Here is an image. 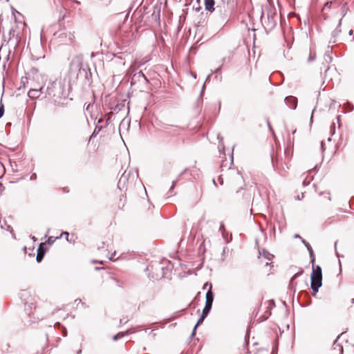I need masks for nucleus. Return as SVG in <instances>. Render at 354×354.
<instances>
[{
	"mask_svg": "<svg viewBox=\"0 0 354 354\" xmlns=\"http://www.w3.org/2000/svg\"><path fill=\"white\" fill-rule=\"evenodd\" d=\"M70 82L71 80L66 82V80L61 79L50 82L45 90L46 94L44 97L48 95L55 105H64V102L63 101L68 97Z\"/></svg>",
	"mask_w": 354,
	"mask_h": 354,
	"instance_id": "f257e3e1",
	"label": "nucleus"
},
{
	"mask_svg": "<svg viewBox=\"0 0 354 354\" xmlns=\"http://www.w3.org/2000/svg\"><path fill=\"white\" fill-rule=\"evenodd\" d=\"M277 14L275 12L269 10L267 12V17L264 20L262 19V25L266 32L271 31L277 24Z\"/></svg>",
	"mask_w": 354,
	"mask_h": 354,
	"instance_id": "f03ea898",
	"label": "nucleus"
},
{
	"mask_svg": "<svg viewBox=\"0 0 354 354\" xmlns=\"http://www.w3.org/2000/svg\"><path fill=\"white\" fill-rule=\"evenodd\" d=\"M293 237L295 239H299L301 241V244H304L306 249L308 250L309 252V257H310V264L313 266V265L315 263V254H314L313 248L311 247L310 244L306 241L305 239H304L299 234H295Z\"/></svg>",
	"mask_w": 354,
	"mask_h": 354,
	"instance_id": "7ed1b4c3",
	"label": "nucleus"
},
{
	"mask_svg": "<svg viewBox=\"0 0 354 354\" xmlns=\"http://www.w3.org/2000/svg\"><path fill=\"white\" fill-rule=\"evenodd\" d=\"M86 64H83L82 63H79L77 64H71L70 66V75H74V78L76 80L78 77H84V73H81L80 71L82 70V67H85Z\"/></svg>",
	"mask_w": 354,
	"mask_h": 354,
	"instance_id": "20e7f679",
	"label": "nucleus"
},
{
	"mask_svg": "<svg viewBox=\"0 0 354 354\" xmlns=\"http://www.w3.org/2000/svg\"><path fill=\"white\" fill-rule=\"evenodd\" d=\"M297 299L299 305L303 307L308 306L312 302L309 293L305 290L299 292Z\"/></svg>",
	"mask_w": 354,
	"mask_h": 354,
	"instance_id": "39448f33",
	"label": "nucleus"
},
{
	"mask_svg": "<svg viewBox=\"0 0 354 354\" xmlns=\"http://www.w3.org/2000/svg\"><path fill=\"white\" fill-rule=\"evenodd\" d=\"M20 37L18 34H15V30L14 28H10V30L8 32V44L10 45V46L13 47L14 48H16L20 41Z\"/></svg>",
	"mask_w": 354,
	"mask_h": 354,
	"instance_id": "423d86ee",
	"label": "nucleus"
},
{
	"mask_svg": "<svg viewBox=\"0 0 354 354\" xmlns=\"http://www.w3.org/2000/svg\"><path fill=\"white\" fill-rule=\"evenodd\" d=\"M55 39H59V42L71 41L74 37L71 32H66L63 31L57 32L54 34Z\"/></svg>",
	"mask_w": 354,
	"mask_h": 354,
	"instance_id": "0eeeda50",
	"label": "nucleus"
},
{
	"mask_svg": "<svg viewBox=\"0 0 354 354\" xmlns=\"http://www.w3.org/2000/svg\"><path fill=\"white\" fill-rule=\"evenodd\" d=\"M46 251H47V248L46 247V243H39L37 250V257H36L37 262L39 263L43 260Z\"/></svg>",
	"mask_w": 354,
	"mask_h": 354,
	"instance_id": "6e6552de",
	"label": "nucleus"
},
{
	"mask_svg": "<svg viewBox=\"0 0 354 354\" xmlns=\"http://www.w3.org/2000/svg\"><path fill=\"white\" fill-rule=\"evenodd\" d=\"M214 299V294L212 290H207L205 295V304L204 308L212 310L213 301Z\"/></svg>",
	"mask_w": 354,
	"mask_h": 354,
	"instance_id": "1a4fd4ad",
	"label": "nucleus"
},
{
	"mask_svg": "<svg viewBox=\"0 0 354 354\" xmlns=\"http://www.w3.org/2000/svg\"><path fill=\"white\" fill-rule=\"evenodd\" d=\"M46 93L44 88L43 86L39 88H31L28 91V97L31 99H37L40 97L43 93Z\"/></svg>",
	"mask_w": 354,
	"mask_h": 354,
	"instance_id": "9d476101",
	"label": "nucleus"
},
{
	"mask_svg": "<svg viewBox=\"0 0 354 354\" xmlns=\"http://www.w3.org/2000/svg\"><path fill=\"white\" fill-rule=\"evenodd\" d=\"M286 104L291 109L295 110L297 106V98L294 96H288L284 99Z\"/></svg>",
	"mask_w": 354,
	"mask_h": 354,
	"instance_id": "9b49d317",
	"label": "nucleus"
},
{
	"mask_svg": "<svg viewBox=\"0 0 354 354\" xmlns=\"http://www.w3.org/2000/svg\"><path fill=\"white\" fill-rule=\"evenodd\" d=\"M81 73H84V80L85 84H91L92 83L91 79V69L88 65H85V67H82V70L80 71Z\"/></svg>",
	"mask_w": 354,
	"mask_h": 354,
	"instance_id": "f8f14e48",
	"label": "nucleus"
},
{
	"mask_svg": "<svg viewBox=\"0 0 354 354\" xmlns=\"http://www.w3.org/2000/svg\"><path fill=\"white\" fill-rule=\"evenodd\" d=\"M216 20L219 26H224L229 20L228 15L226 12H221Z\"/></svg>",
	"mask_w": 354,
	"mask_h": 354,
	"instance_id": "ddd939ff",
	"label": "nucleus"
},
{
	"mask_svg": "<svg viewBox=\"0 0 354 354\" xmlns=\"http://www.w3.org/2000/svg\"><path fill=\"white\" fill-rule=\"evenodd\" d=\"M140 79H142L145 83H147L149 82L147 77L145 76V75L143 73L142 71H140L138 73H136L131 79V84L132 85L134 82L140 81Z\"/></svg>",
	"mask_w": 354,
	"mask_h": 354,
	"instance_id": "4468645a",
	"label": "nucleus"
},
{
	"mask_svg": "<svg viewBox=\"0 0 354 354\" xmlns=\"http://www.w3.org/2000/svg\"><path fill=\"white\" fill-rule=\"evenodd\" d=\"M322 274L311 273L310 274V284L322 285Z\"/></svg>",
	"mask_w": 354,
	"mask_h": 354,
	"instance_id": "2eb2a0df",
	"label": "nucleus"
},
{
	"mask_svg": "<svg viewBox=\"0 0 354 354\" xmlns=\"http://www.w3.org/2000/svg\"><path fill=\"white\" fill-rule=\"evenodd\" d=\"M210 311L211 310L209 309H207L205 308H203L200 317L198 318L196 324H195V328H197L199 326H201L203 324L205 319L207 317Z\"/></svg>",
	"mask_w": 354,
	"mask_h": 354,
	"instance_id": "dca6fc26",
	"label": "nucleus"
},
{
	"mask_svg": "<svg viewBox=\"0 0 354 354\" xmlns=\"http://www.w3.org/2000/svg\"><path fill=\"white\" fill-rule=\"evenodd\" d=\"M205 10L206 11H208L209 12H213L215 10L214 5H215V1L214 0H205Z\"/></svg>",
	"mask_w": 354,
	"mask_h": 354,
	"instance_id": "f3484780",
	"label": "nucleus"
},
{
	"mask_svg": "<svg viewBox=\"0 0 354 354\" xmlns=\"http://www.w3.org/2000/svg\"><path fill=\"white\" fill-rule=\"evenodd\" d=\"M259 254L260 256L263 257L265 259L270 261L273 259L274 255L271 253H270L265 248H259Z\"/></svg>",
	"mask_w": 354,
	"mask_h": 354,
	"instance_id": "a211bd4d",
	"label": "nucleus"
},
{
	"mask_svg": "<svg viewBox=\"0 0 354 354\" xmlns=\"http://www.w3.org/2000/svg\"><path fill=\"white\" fill-rule=\"evenodd\" d=\"M127 180H128V175H126V171H124V174L122 175V176L120 177V178L118 180V187L120 190H122L124 187L125 184L127 182Z\"/></svg>",
	"mask_w": 354,
	"mask_h": 354,
	"instance_id": "6ab92c4d",
	"label": "nucleus"
},
{
	"mask_svg": "<svg viewBox=\"0 0 354 354\" xmlns=\"http://www.w3.org/2000/svg\"><path fill=\"white\" fill-rule=\"evenodd\" d=\"M332 53H333V47L328 45L327 46V48H326V50L325 51V54H324V59H325L326 62L330 63L332 62V60H333V57L331 55Z\"/></svg>",
	"mask_w": 354,
	"mask_h": 354,
	"instance_id": "aec40b11",
	"label": "nucleus"
},
{
	"mask_svg": "<svg viewBox=\"0 0 354 354\" xmlns=\"http://www.w3.org/2000/svg\"><path fill=\"white\" fill-rule=\"evenodd\" d=\"M342 24V19L339 21L338 26L331 33V39L329 41V43H335L336 42L335 37L339 35V33L341 32V30L339 28V27Z\"/></svg>",
	"mask_w": 354,
	"mask_h": 354,
	"instance_id": "412c9836",
	"label": "nucleus"
},
{
	"mask_svg": "<svg viewBox=\"0 0 354 354\" xmlns=\"http://www.w3.org/2000/svg\"><path fill=\"white\" fill-rule=\"evenodd\" d=\"M19 295L22 302H24V305H28V301H26V299L30 296V292L27 290H21Z\"/></svg>",
	"mask_w": 354,
	"mask_h": 354,
	"instance_id": "4be33fe9",
	"label": "nucleus"
},
{
	"mask_svg": "<svg viewBox=\"0 0 354 354\" xmlns=\"http://www.w3.org/2000/svg\"><path fill=\"white\" fill-rule=\"evenodd\" d=\"M187 169H185L183 171H181L179 175L178 176L177 178L175 180H173L172 181V183H171V186L168 192V194H172V191L173 189H174L176 183L180 180L181 177L185 174V172L187 171Z\"/></svg>",
	"mask_w": 354,
	"mask_h": 354,
	"instance_id": "5701e85b",
	"label": "nucleus"
},
{
	"mask_svg": "<svg viewBox=\"0 0 354 354\" xmlns=\"http://www.w3.org/2000/svg\"><path fill=\"white\" fill-rule=\"evenodd\" d=\"M344 334V333H341L339 335L337 336V339L334 341L333 342V350H336V349H338L339 350V354H343V352H344V349H343V346L339 344H337V339Z\"/></svg>",
	"mask_w": 354,
	"mask_h": 354,
	"instance_id": "b1692460",
	"label": "nucleus"
},
{
	"mask_svg": "<svg viewBox=\"0 0 354 354\" xmlns=\"http://www.w3.org/2000/svg\"><path fill=\"white\" fill-rule=\"evenodd\" d=\"M270 315L271 311L270 310H266L263 315H261L257 319V322L261 323L266 321L270 317Z\"/></svg>",
	"mask_w": 354,
	"mask_h": 354,
	"instance_id": "393cba45",
	"label": "nucleus"
},
{
	"mask_svg": "<svg viewBox=\"0 0 354 354\" xmlns=\"http://www.w3.org/2000/svg\"><path fill=\"white\" fill-rule=\"evenodd\" d=\"M105 126H99V125H96L95 129H94V131L92 133V134L90 136V140L95 138L97 136V135L102 131V129Z\"/></svg>",
	"mask_w": 354,
	"mask_h": 354,
	"instance_id": "a878e982",
	"label": "nucleus"
},
{
	"mask_svg": "<svg viewBox=\"0 0 354 354\" xmlns=\"http://www.w3.org/2000/svg\"><path fill=\"white\" fill-rule=\"evenodd\" d=\"M303 273H304V270H303V268H299V271H298L297 273H295V274L292 277V278L290 279V281L289 286H292L293 281H294L297 278H298L299 277H300L301 275H302V274H303Z\"/></svg>",
	"mask_w": 354,
	"mask_h": 354,
	"instance_id": "bb28decb",
	"label": "nucleus"
},
{
	"mask_svg": "<svg viewBox=\"0 0 354 354\" xmlns=\"http://www.w3.org/2000/svg\"><path fill=\"white\" fill-rule=\"evenodd\" d=\"M322 285L310 284V288L313 290L312 295L315 297L319 291V289L322 287Z\"/></svg>",
	"mask_w": 354,
	"mask_h": 354,
	"instance_id": "cd10ccee",
	"label": "nucleus"
},
{
	"mask_svg": "<svg viewBox=\"0 0 354 354\" xmlns=\"http://www.w3.org/2000/svg\"><path fill=\"white\" fill-rule=\"evenodd\" d=\"M124 106V101H122L121 103H118L114 107H112L111 110L114 112L118 113Z\"/></svg>",
	"mask_w": 354,
	"mask_h": 354,
	"instance_id": "c85d7f7f",
	"label": "nucleus"
},
{
	"mask_svg": "<svg viewBox=\"0 0 354 354\" xmlns=\"http://www.w3.org/2000/svg\"><path fill=\"white\" fill-rule=\"evenodd\" d=\"M311 273L322 274V270L321 266L319 265L315 266L314 264L313 266V270Z\"/></svg>",
	"mask_w": 354,
	"mask_h": 354,
	"instance_id": "c756f323",
	"label": "nucleus"
},
{
	"mask_svg": "<svg viewBox=\"0 0 354 354\" xmlns=\"http://www.w3.org/2000/svg\"><path fill=\"white\" fill-rule=\"evenodd\" d=\"M207 22L205 21V18L204 17V13L202 12L201 14V19L197 24V26H206Z\"/></svg>",
	"mask_w": 354,
	"mask_h": 354,
	"instance_id": "7c9ffc66",
	"label": "nucleus"
},
{
	"mask_svg": "<svg viewBox=\"0 0 354 354\" xmlns=\"http://www.w3.org/2000/svg\"><path fill=\"white\" fill-rule=\"evenodd\" d=\"M347 10H348L347 3H345L342 5V6L341 8V15H342V17H344L346 15Z\"/></svg>",
	"mask_w": 354,
	"mask_h": 354,
	"instance_id": "2f4dec72",
	"label": "nucleus"
},
{
	"mask_svg": "<svg viewBox=\"0 0 354 354\" xmlns=\"http://www.w3.org/2000/svg\"><path fill=\"white\" fill-rule=\"evenodd\" d=\"M123 337H124V333H122V332H119L118 333H117L116 335H115L112 337V339L113 341H118L119 339L122 338Z\"/></svg>",
	"mask_w": 354,
	"mask_h": 354,
	"instance_id": "473e14b6",
	"label": "nucleus"
},
{
	"mask_svg": "<svg viewBox=\"0 0 354 354\" xmlns=\"http://www.w3.org/2000/svg\"><path fill=\"white\" fill-rule=\"evenodd\" d=\"M57 239H59V237H55V236H50L48 237V239L46 241V243L48 245H52L55 241V240Z\"/></svg>",
	"mask_w": 354,
	"mask_h": 354,
	"instance_id": "72a5a7b5",
	"label": "nucleus"
},
{
	"mask_svg": "<svg viewBox=\"0 0 354 354\" xmlns=\"http://www.w3.org/2000/svg\"><path fill=\"white\" fill-rule=\"evenodd\" d=\"M160 270H161V274H160V278L165 277L167 271H168V270H169L168 268L167 267H161Z\"/></svg>",
	"mask_w": 354,
	"mask_h": 354,
	"instance_id": "f704fd0d",
	"label": "nucleus"
},
{
	"mask_svg": "<svg viewBox=\"0 0 354 354\" xmlns=\"http://www.w3.org/2000/svg\"><path fill=\"white\" fill-rule=\"evenodd\" d=\"M208 288V290H212V284L210 282H206L203 287V290H205Z\"/></svg>",
	"mask_w": 354,
	"mask_h": 354,
	"instance_id": "c9c22d12",
	"label": "nucleus"
},
{
	"mask_svg": "<svg viewBox=\"0 0 354 354\" xmlns=\"http://www.w3.org/2000/svg\"><path fill=\"white\" fill-rule=\"evenodd\" d=\"M219 230L221 232L222 236L224 239H225V226L223 223H221Z\"/></svg>",
	"mask_w": 354,
	"mask_h": 354,
	"instance_id": "e433bc0d",
	"label": "nucleus"
},
{
	"mask_svg": "<svg viewBox=\"0 0 354 354\" xmlns=\"http://www.w3.org/2000/svg\"><path fill=\"white\" fill-rule=\"evenodd\" d=\"M4 170H5L4 167H3V164L0 162V178L3 175Z\"/></svg>",
	"mask_w": 354,
	"mask_h": 354,
	"instance_id": "4c0bfd02",
	"label": "nucleus"
},
{
	"mask_svg": "<svg viewBox=\"0 0 354 354\" xmlns=\"http://www.w3.org/2000/svg\"><path fill=\"white\" fill-rule=\"evenodd\" d=\"M62 236H64V237H66V241H69V240H68L69 233L68 232H62L59 238L62 237Z\"/></svg>",
	"mask_w": 354,
	"mask_h": 354,
	"instance_id": "58836bf2",
	"label": "nucleus"
},
{
	"mask_svg": "<svg viewBox=\"0 0 354 354\" xmlns=\"http://www.w3.org/2000/svg\"><path fill=\"white\" fill-rule=\"evenodd\" d=\"M116 255V252L114 251L111 254V256L109 257V260L112 261H115L116 260V259H115V256Z\"/></svg>",
	"mask_w": 354,
	"mask_h": 354,
	"instance_id": "ea45409f",
	"label": "nucleus"
},
{
	"mask_svg": "<svg viewBox=\"0 0 354 354\" xmlns=\"http://www.w3.org/2000/svg\"><path fill=\"white\" fill-rule=\"evenodd\" d=\"M4 113V108L3 106L1 104L0 106V118L3 115Z\"/></svg>",
	"mask_w": 354,
	"mask_h": 354,
	"instance_id": "a19ab883",
	"label": "nucleus"
},
{
	"mask_svg": "<svg viewBox=\"0 0 354 354\" xmlns=\"http://www.w3.org/2000/svg\"><path fill=\"white\" fill-rule=\"evenodd\" d=\"M271 233L274 236V237L275 236V234H276V228H275V226L274 225H272V228H271Z\"/></svg>",
	"mask_w": 354,
	"mask_h": 354,
	"instance_id": "79ce46f5",
	"label": "nucleus"
},
{
	"mask_svg": "<svg viewBox=\"0 0 354 354\" xmlns=\"http://www.w3.org/2000/svg\"><path fill=\"white\" fill-rule=\"evenodd\" d=\"M62 329V335L64 337H66L67 335L66 328L64 326Z\"/></svg>",
	"mask_w": 354,
	"mask_h": 354,
	"instance_id": "37998d69",
	"label": "nucleus"
},
{
	"mask_svg": "<svg viewBox=\"0 0 354 354\" xmlns=\"http://www.w3.org/2000/svg\"><path fill=\"white\" fill-rule=\"evenodd\" d=\"M227 250V247H224L223 249V252H222V260L223 261L224 260V256L225 254V252H226V250Z\"/></svg>",
	"mask_w": 354,
	"mask_h": 354,
	"instance_id": "c03bdc74",
	"label": "nucleus"
},
{
	"mask_svg": "<svg viewBox=\"0 0 354 354\" xmlns=\"http://www.w3.org/2000/svg\"><path fill=\"white\" fill-rule=\"evenodd\" d=\"M172 127L171 124H164L162 125V127L165 129H168L169 127Z\"/></svg>",
	"mask_w": 354,
	"mask_h": 354,
	"instance_id": "a18cd8bd",
	"label": "nucleus"
},
{
	"mask_svg": "<svg viewBox=\"0 0 354 354\" xmlns=\"http://www.w3.org/2000/svg\"><path fill=\"white\" fill-rule=\"evenodd\" d=\"M36 178H37V174H36L35 173L32 174V175L30 176V179L31 180H35Z\"/></svg>",
	"mask_w": 354,
	"mask_h": 354,
	"instance_id": "49530a36",
	"label": "nucleus"
},
{
	"mask_svg": "<svg viewBox=\"0 0 354 354\" xmlns=\"http://www.w3.org/2000/svg\"><path fill=\"white\" fill-rule=\"evenodd\" d=\"M196 328H195V326L194 327L192 332L191 333L190 337L192 338L196 335Z\"/></svg>",
	"mask_w": 354,
	"mask_h": 354,
	"instance_id": "de8ad7c7",
	"label": "nucleus"
},
{
	"mask_svg": "<svg viewBox=\"0 0 354 354\" xmlns=\"http://www.w3.org/2000/svg\"><path fill=\"white\" fill-rule=\"evenodd\" d=\"M196 328H195V326L194 327L192 332L191 333L190 337L192 338L196 335Z\"/></svg>",
	"mask_w": 354,
	"mask_h": 354,
	"instance_id": "09e8293b",
	"label": "nucleus"
},
{
	"mask_svg": "<svg viewBox=\"0 0 354 354\" xmlns=\"http://www.w3.org/2000/svg\"><path fill=\"white\" fill-rule=\"evenodd\" d=\"M55 326L60 328H62L64 327L60 322H56L55 324Z\"/></svg>",
	"mask_w": 354,
	"mask_h": 354,
	"instance_id": "8fccbe9b",
	"label": "nucleus"
},
{
	"mask_svg": "<svg viewBox=\"0 0 354 354\" xmlns=\"http://www.w3.org/2000/svg\"><path fill=\"white\" fill-rule=\"evenodd\" d=\"M221 68H222V66H220L219 67H218L217 68H216L214 71H212V73H219V72L221 71Z\"/></svg>",
	"mask_w": 354,
	"mask_h": 354,
	"instance_id": "3c124183",
	"label": "nucleus"
},
{
	"mask_svg": "<svg viewBox=\"0 0 354 354\" xmlns=\"http://www.w3.org/2000/svg\"><path fill=\"white\" fill-rule=\"evenodd\" d=\"M127 322V320L124 321L123 319H120V324H119V327H120L122 324H126Z\"/></svg>",
	"mask_w": 354,
	"mask_h": 354,
	"instance_id": "603ef678",
	"label": "nucleus"
},
{
	"mask_svg": "<svg viewBox=\"0 0 354 354\" xmlns=\"http://www.w3.org/2000/svg\"><path fill=\"white\" fill-rule=\"evenodd\" d=\"M201 9V7L200 6V5H198V6L195 7L194 6V10H195L196 12H199Z\"/></svg>",
	"mask_w": 354,
	"mask_h": 354,
	"instance_id": "864d4df0",
	"label": "nucleus"
},
{
	"mask_svg": "<svg viewBox=\"0 0 354 354\" xmlns=\"http://www.w3.org/2000/svg\"><path fill=\"white\" fill-rule=\"evenodd\" d=\"M132 332L131 330H127L124 332H122V333H124V336L131 334Z\"/></svg>",
	"mask_w": 354,
	"mask_h": 354,
	"instance_id": "5fc2aeb1",
	"label": "nucleus"
},
{
	"mask_svg": "<svg viewBox=\"0 0 354 354\" xmlns=\"http://www.w3.org/2000/svg\"><path fill=\"white\" fill-rule=\"evenodd\" d=\"M75 302L77 304H82V305H85L84 303L82 302V300L80 299H76L75 300Z\"/></svg>",
	"mask_w": 354,
	"mask_h": 354,
	"instance_id": "6e6d98bb",
	"label": "nucleus"
},
{
	"mask_svg": "<svg viewBox=\"0 0 354 354\" xmlns=\"http://www.w3.org/2000/svg\"><path fill=\"white\" fill-rule=\"evenodd\" d=\"M315 59V56H312L311 55L308 57V62L313 61Z\"/></svg>",
	"mask_w": 354,
	"mask_h": 354,
	"instance_id": "4d7b16f0",
	"label": "nucleus"
},
{
	"mask_svg": "<svg viewBox=\"0 0 354 354\" xmlns=\"http://www.w3.org/2000/svg\"><path fill=\"white\" fill-rule=\"evenodd\" d=\"M333 2L332 1H328L327 2L326 4H325V7H328L330 8L332 5Z\"/></svg>",
	"mask_w": 354,
	"mask_h": 354,
	"instance_id": "13d9d810",
	"label": "nucleus"
},
{
	"mask_svg": "<svg viewBox=\"0 0 354 354\" xmlns=\"http://www.w3.org/2000/svg\"><path fill=\"white\" fill-rule=\"evenodd\" d=\"M6 230H7L8 231H10V232H12V227L10 225H7V228H6Z\"/></svg>",
	"mask_w": 354,
	"mask_h": 354,
	"instance_id": "bf43d9fd",
	"label": "nucleus"
},
{
	"mask_svg": "<svg viewBox=\"0 0 354 354\" xmlns=\"http://www.w3.org/2000/svg\"><path fill=\"white\" fill-rule=\"evenodd\" d=\"M269 302H270V305L271 306H275V304H274V300H272H272H270V301H269Z\"/></svg>",
	"mask_w": 354,
	"mask_h": 354,
	"instance_id": "052dcab7",
	"label": "nucleus"
},
{
	"mask_svg": "<svg viewBox=\"0 0 354 354\" xmlns=\"http://www.w3.org/2000/svg\"><path fill=\"white\" fill-rule=\"evenodd\" d=\"M266 122H267V125H268V128L272 127L268 118H266Z\"/></svg>",
	"mask_w": 354,
	"mask_h": 354,
	"instance_id": "680f3d73",
	"label": "nucleus"
},
{
	"mask_svg": "<svg viewBox=\"0 0 354 354\" xmlns=\"http://www.w3.org/2000/svg\"><path fill=\"white\" fill-rule=\"evenodd\" d=\"M266 122H267V125H268V128L272 127L268 118H266Z\"/></svg>",
	"mask_w": 354,
	"mask_h": 354,
	"instance_id": "e2e57ef3",
	"label": "nucleus"
},
{
	"mask_svg": "<svg viewBox=\"0 0 354 354\" xmlns=\"http://www.w3.org/2000/svg\"><path fill=\"white\" fill-rule=\"evenodd\" d=\"M225 59L226 58L225 57H223L222 59H221V66H223L224 63L225 62Z\"/></svg>",
	"mask_w": 354,
	"mask_h": 354,
	"instance_id": "0e129e2a",
	"label": "nucleus"
},
{
	"mask_svg": "<svg viewBox=\"0 0 354 354\" xmlns=\"http://www.w3.org/2000/svg\"><path fill=\"white\" fill-rule=\"evenodd\" d=\"M110 120H111V117L109 116V117L107 118V120H106V124H105V126H107V125L109 124Z\"/></svg>",
	"mask_w": 354,
	"mask_h": 354,
	"instance_id": "69168bd1",
	"label": "nucleus"
},
{
	"mask_svg": "<svg viewBox=\"0 0 354 354\" xmlns=\"http://www.w3.org/2000/svg\"><path fill=\"white\" fill-rule=\"evenodd\" d=\"M221 1L223 3V4L228 5L229 3V0H221Z\"/></svg>",
	"mask_w": 354,
	"mask_h": 354,
	"instance_id": "338daca9",
	"label": "nucleus"
},
{
	"mask_svg": "<svg viewBox=\"0 0 354 354\" xmlns=\"http://www.w3.org/2000/svg\"><path fill=\"white\" fill-rule=\"evenodd\" d=\"M303 184H304V186H306V185H308L309 184V182H307L306 180H304L303 181Z\"/></svg>",
	"mask_w": 354,
	"mask_h": 354,
	"instance_id": "774afa93",
	"label": "nucleus"
}]
</instances>
